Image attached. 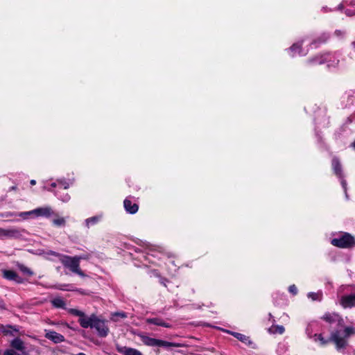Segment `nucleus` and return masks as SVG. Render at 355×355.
Here are the masks:
<instances>
[{"mask_svg":"<svg viewBox=\"0 0 355 355\" xmlns=\"http://www.w3.org/2000/svg\"><path fill=\"white\" fill-rule=\"evenodd\" d=\"M320 293H309L308 297L311 298L313 300H320L321 299Z\"/></svg>","mask_w":355,"mask_h":355,"instance_id":"nucleus-30","label":"nucleus"},{"mask_svg":"<svg viewBox=\"0 0 355 355\" xmlns=\"http://www.w3.org/2000/svg\"><path fill=\"white\" fill-rule=\"evenodd\" d=\"M123 205L125 211L130 214H135L138 211V205L132 202L129 198L125 199Z\"/></svg>","mask_w":355,"mask_h":355,"instance_id":"nucleus-12","label":"nucleus"},{"mask_svg":"<svg viewBox=\"0 0 355 355\" xmlns=\"http://www.w3.org/2000/svg\"><path fill=\"white\" fill-rule=\"evenodd\" d=\"M288 291L290 293H293V295H295L297 292V287L295 285H291L288 288Z\"/></svg>","mask_w":355,"mask_h":355,"instance_id":"nucleus-34","label":"nucleus"},{"mask_svg":"<svg viewBox=\"0 0 355 355\" xmlns=\"http://www.w3.org/2000/svg\"><path fill=\"white\" fill-rule=\"evenodd\" d=\"M301 45L302 44L300 42L295 43L289 49V54L291 56H295L296 55H306V53L302 52L301 50Z\"/></svg>","mask_w":355,"mask_h":355,"instance_id":"nucleus-17","label":"nucleus"},{"mask_svg":"<svg viewBox=\"0 0 355 355\" xmlns=\"http://www.w3.org/2000/svg\"><path fill=\"white\" fill-rule=\"evenodd\" d=\"M15 215L19 216V217L22 218L24 220L28 219V218H35L33 209L31 211H28L20 212L17 214H9V216H15Z\"/></svg>","mask_w":355,"mask_h":355,"instance_id":"nucleus-23","label":"nucleus"},{"mask_svg":"<svg viewBox=\"0 0 355 355\" xmlns=\"http://www.w3.org/2000/svg\"><path fill=\"white\" fill-rule=\"evenodd\" d=\"M60 199L62 201V202H68L70 199V196L68 193H65L62 196H60Z\"/></svg>","mask_w":355,"mask_h":355,"instance_id":"nucleus-33","label":"nucleus"},{"mask_svg":"<svg viewBox=\"0 0 355 355\" xmlns=\"http://www.w3.org/2000/svg\"><path fill=\"white\" fill-rule=\"evenodd\" d=\"M146 322L166 328L171 327V325L169 323L164 322L162 318H148L146 320Z\"/></svg>","mask_w":355,"mask_h":355,"instance_id":"nucleus-15","label":"nucleus"},{"mask_svg":"<svg viewBox=\"0 0 355 355\" xmlns=\"http://www.w3.org/2000/svg\"><path fill=\"white\" fill-rule=\"evenodd\" d=\"M55 186H56V184H55V183H52V184H51V187H55Z\"/></svg>","mask_w":355,"mask_h":355,"instance_id":"nucleus-42","label":"nucleus"},{"mask_svg":"<svg viewBox=\"0 0 355 355\" xmlns=\"http://www.w3.org/2000/svg\"><path fill=\"white\" fill-rule=\"evenodd\" d=\"M68 312L70 313L72 315L78 316L79 318H80L85 314L84 312H83V311H81L80 310H78L76 309H70L68 310Z\"/></svg>","mask_w":355,"mask_h":355,"instance_id":"nucleus-29","label":"nucleus"},{"mask_svg":"<svg viewBox=\"0 0 355 355\" xmlns=\"http://www.w3.org/2000/svg\"><path fill=\"white\" fill-rule=\"evenodd\" d=\"M75 257L78 259V262L80 263V260H82V259H88L89 255L88 254H82L80 256H75Z\"/></svg>","mask_w":355,"mask_h":355,"instance_id":"nucleus-35","label":"nucleus"},{"mask_svg":"<svg viewBox=\"0 0 355 355\" xmlns=\"http://www.w3.org/2000/svg\"><path fill=\"white\" fill-rule=\"evenodd\" d=\"M345 8V13L348 16H352L355 15V0L350 2Z\"/></svg>","mask_w":355,"mask_h":355,"instance_id":"nucleus-25","label":"nucleus"},{"mask_svg":"<svg viewBox=\"0 0 355 355\" xmlns=\"http://www.w3.org/2000/svg\"><path fill=\"white\" fill-rule=\"evenodd\" d=\"M8 332L12 333V331H6V333H8Z\"/></svg>","mask_w":355,"mask_h":355,"instance_id":"nucleus-44","label":"nucleus"},{"mask_svg":"<svg viewBox=\"0 0 355 355\" xmlns=\"http://www.w3.org/2000/svg\"><path fill=\"white\" fill-rule=\"evenodd\" d=\"M335 33L337 35H340L341 34V32L340 31H336L335 32Z\"/></svg>","mask_w":355,"mask_h":355,"instance_id":"nucleus-41","label":"nucleus"},{"mask_svg":"<svg viewBox=\"0 0 355 355\" xmlns=\"http://www.w3.org/2000/svg\"><path fill=\"white\" fill-rule=\"evenodd\" d=\"M338 8H339V9H343V8H344V5H343V3H341V4L338 6Z\"/></svg>","mask_w":355,"mask_h":355,"instance_id":"nucleus-40","label":"nucleus"},{"mask_svg":"<svg viewBox=\"0 0 355 355\" xmlns=\"http://www.w3.org/2000/svg\"><path fill=\"white\" fill-rule=\"evenodd\" d=\"M116 316H120L123 318L126 317V315L125 314V313H115L114 314H113V318Z\"/></svg>","mask_w":355,"mask_h":355,"instance_id":"nucleus-37","label":"nucleus"},{"mask_svg":"<svg viewBox=\"0 0 355 355\" xmlns=\"http://www.w3.org/2000/svg\"><path fill=\"white\" fill-rule=\"evenodd\" d=\"M332 168L334 173L341 180L343 179V173L341 169V165L339 160L337 158L332 159Z\"/></svg>","mask_w":355,"mask_h":355,"instance_id":"nucleus-18","label":"nucleus"},{"mask_svg":"<svg viewBox=\"0 0 355 355\" xmlns=\"http://www.w3.org/2000/svg\"><path fill=\"white\" fill-rule=\"evenodd\" d=\"M331 243L340 248H351L355 246V239L349 233L340 232L331 240Z\"/></svg>","mask_w":355,"mask_h":355,"instance_id":"nucleus-2","label":"nucleus"},{"mask_svg":"<svg viewBox=\"0 0 355 355\" xmlns=\"http://www.w3.org/2000/svg\"><path fill=\"white\" fill-rule=\"evenodd\" d=\"M58 182L64 188V189H68L69 185L71 184V182H67L65 181H59Z\"/></svg>","mask_w":355,"mask_h":355,"instance_id":"nucleus-32","label":"nucleus"},{"mask_svg":"<svg viewBox=\"0 0 355 355\" xmlns=\"http://www.w3.org/2000/svg\"><path fill=\"white\" fill-rule=\"evenodd\" d=\"M141 341L148 346L155 347L158 346L159 339L150 338L146 336H141Z\"/></svg>","mask_w":355,"mask_h":355,"instance_id":"nucleus-20","label":"nucleus"},{"mask_svg":"<svg viewBox=\"0 0 355 355\" xmlns=\"http://www.w3.org/2000/svg\"><path fill=\"white\" fill-rule=\"evenodd\" d=\"M18 268L24 274L26 275H28L29 276H31L33 275V272L31 270V269H29L28 268H27L26 266H24V265H21V264H19L18 265Z\"/></svg>","mask_w":355,"mask_h":355,"instance_id":"nucleus-28","label":"nucleus"},{"mask_svg":"<svg viewBox=\"0 0 355 355\" xmlns=\"http://www.w3.org/2000/svg\"><path fill=\"white\" fill-rule=\"evenodd\" d=\"M60 261L63 266L73 273L78 275L80 277H85V275L80 268V263L78 259L75 257H70L63 254H58Z\"/></svg>","mask_w":355,"mask_h":355,"instance_id":"nucleus-4","label":"nucleus"},{"mask_svg":"<svg viewBox=\"0 0 355 355\" xmlns=\"http://www.w3.org/2000/svg\"><path fill=\"white\" fill-rule=\"evenodd\" d=\"M51 303L53 305V306L56 308H62V309H66V303L64 300L61 297H55L53 300H51Z\"/></svg>","mask_w":355,"mask_h":355,"instance_id":"nucleus-24","label":"nucleus"},{"mask_svg":"<svg viewBox=\"0 0 355 355\" xmlns=\"http://www.w3.org/2000/svg\"><path fill=\"white\" fill-rule=\"evenodd\" d=\"M96 317V315L94 314H92L90 316H87L84 314L83 316L78 319V322L83 328H92Z\"/></svg>","mask_w":355,"mask_h":355,"instance_id":"nucleus-10","label":"nucleus"},{"mask_svg":"<svg viewBox=\"0 0 355 355\" xmlns=\"http://www.w3.org/2000/svg\"><path fill=\"white\" fill-rule=\"evenodd\" d=\"M3 355H21V354L13 349H8L4 352Z\"/></svg>","mask_w":355,"mask_h":355,"instance_id":"nucleus-31","label":"nucleus"},{"mask_svg":"<svg viewBox=\"0 0 355 355\" xmlns=\"http://www.w3.org/2000/svg\"><path fill=\"white\" fill-rule=\"evenodd\" d=\"M226 332L232 335L234 337H235L239 340H240L241 342L243 343L245 345H250L252 343L250 338L244 334L231 331H226Z\"/></svg>","mask_w":355,"mask_h":355,"instance_id":"nucleus-14","label":"nucleus"},{"mask_svg":"<svg viewBox=\"0 0 355 355\" xmlns=\"http://www.w3.org/2000/svg\"><path fill=\"white\" fill-rule=\"evenodd\" d=\"M21 236L20 232L17 228L3 229L0 227V238H19Z\"/></svg>","mask_w":355,"mask_h":355,"instance_id":"nucleus-8","label":"nucleus"},{"mask_svg":"<svg viewBox=\"0 0 355 355\" xmlns=\"http://www.w3.org/2000/svg\"><path fill=\"white\" fill-rule=\"evenodd\" d=\"M352 146L355 148V141L352 144Z\"/></svg>","mask_w":355,"mask_h":355,"instance_id":"nucleus-43","label":"nucleus"},{"mask_svg":"<svg viewBox=\"0 0 355 355\" xmlns=\"http://www.w3.org/2000/svg\"><path fill=\"white\" fill-rule=\"evenodd\" d=\"M321 318L329 324H337L338 327H343L344 325L343 319L336 313H326Z\"/></svg>","mask_w":355,"mask_h":355,"instance_id":"nucleus-5","label":"nucleus"},{"mask_svg":"<svg viewBox=\"0 0 355 355\" xmlns=\"http://www.w3.org/2000/svg\"><path fill=\"white\" fill-rule=\"evenodd\" d=\"M10 346L13 349H16L21 353H24L25 345L24 342L19 338H15L10 343Z\"/></svg>","mask_w":355,"mask_h":355,"instance_id":"nucleus-16","label":"nucleus"},{"mask_svg":"<svg viewBox=\"0 0 355 355\" xmlns=\"http://www.w3.org/2000/svg\"><path fill=\"white\" fill-rule=\"evenodd\" d=\"M3 276L5 279L15 281L17 283L22 282V279L20 277H19V275L15 272L12 270H3Z\"/></svg>","mask_w":355,"mask_h":355,"instance_id":"nucleus-11","label":"nucleus"},{"mask_svg":"<svg viewBox=\"0 0 355 355\" xmlns=\"http://www.w3.org/2000/svg\"><path fill=\"white\" fill-rule=\"evenodd\" d=\"M44 336L55 343H60L64 340V338L62 335L51 330H45Z\"/></svg>","mask_w":355,"mask_h":355,"instance_id":"nucleus-9","label":"nucleus"},{"mask_svg":"<svg viewBox=\"0 0 355 355\" xmlns=\"http://www.w3.org/2000/svg\"><path fill=\"white\" fill-rule=\"evenodd\" d=\"M331 56L330 54H326L324 55H322L320 59L315 58L313 60V62L318 63V64H322L324 62L328 63V66H333V64L329 63L331 62Z\"/></svg>","mask_w":355,"mask_h":355,"instance_id":"nucleus-21","label":"nucleus"},{"mask_svg":"<svg viewBox=\"0 0 355 355\" xmlns=\"http://www.w3.org/2000/svg\"><path fill=\"white\" fill-rule=\"evenodd\" d=\"M102 218L101 215L92 216L85 220V224L87 227L98 223Z\"/></svg>","mask_w":355,"mask_h":355,"instance_id":"nucleus-22","label":"nucleus"},{"mask_svg":"<svg viewBox=\"0 0 355 355\" xmlns=\"http://www.w3.org/2000/svg\"><path fill=\"white\" fill-rule=\"evenodd\" d=\"M341 184H342V187L345 192V196H347V193H346V189H347V182L345 180H344L343 179L341 180Z\"/></svg>","mask_w":355,"mask_h":355,"instance_id":"nucleus-36","label":"nucleus"},{"mask_svg":"<svg viewBox=\"0 0 355 355\" xmlns=\"http://www.w3.org/2000/svg\"><path fill=\"white\" fill-rule=\"evenodd\" d=\"M306 333H307V334H308L309 337H310V338H311V332L309 331V327H308V328L306 329Z\"/></svg>","mask_w":355,"mask_h":355,"instance_id":"nucleus-38","label":"nucleus"},{"mask_svg":"<svg viewBox=\"0 0 355 355\" xmlns=\"http://www.w3.org/2000/svg\"><path fill=\"white\" fill-rule=\"evenodd\" d=\"M350 288L349 286H341L338 290L339 303L345 309L355 306V294H347Z\"/></svg>","mask_w":355,"mask_h":355,"instance_id":"nucleus-3","label":"nucleus"},{"mask_svg":"<svg viewBox=\"0 0 355 355\" xmlns=\"http://www.w3.org/2000/svg\"><path fill=\"white\" fill-rule=\"evenodd\" d=\"M117 351L123 355H143L139 350L127 347H118Z\"/></svg>","mask_w":355,"mask_h":355,"instance_id":"nucleus-13","label":"nucleus"},{"mask_svg":"<svg viewBox=\"0 0 355 355\" xmlns=\"http://www.w3.org/2000/svg\"><path fill=\"white\" fill-rule=\"evenodd\" d=\"M54 218L52 219V223L54 226L62 227H64L66 225V219L64 217L58 216L57 214L54 212Z\"/></svg>","mask_w":355,"mask_h":355,"instance_id":"nucleus-19","label":"nucleus"},{"mask_svg":"<svg viewBox=\"0 0 355 355\" xmlns=\"http://www.w3.org/2000/svg\"><path fill=\"white\" fill-rule=\"evenodd\" d=\"M34 218L45 217L50 218L54 215V211L49 206L40 207L33 209Z\"/></svg>","mask_w":355,"mask_h":355,"instance_id":"nucleus-7","label":"nucleus"},{"mask_svg":"<svg viewBox=\"0 0 355 355\" xmlns=\"http://www.w3.org/2000/svg\"><path fill=\"white\" fill-rule=\"evenodd\" d=\"M355 335V328L352 326L338 327L333 330L329 338L325 339L322 334H314V341H319L321 345H325L329 343L335 345L338 351L345 349L349 345V339Z\"/></svg>","mask_w":355,"mask_h":355,"instance_id":"nucleus-1","label":"nucleus"},{"mask_svg":"<svg viewBox=\"0 0 355 355\" xmlns=\"http://www.w3.org/2000/svg\"><path fill=\"white\" fill-rule=\"evenodd\" d=\"M36 184V181L35 180H31V184L35 185Z\"/></svg>","mask_w":355,"mask_h":355,"instance_id":"nucleus-39","label":"nucleus"},{"mask_svg":"<svg viewBox=\"0 0 355 355\" xmlns=\"http://www.w3.org/2000/svg\"><path fill=\"white\" fill-rule=\"evenodd\" d=\"M285 331V329L282 325H272L269 331L271 334H282Z\"/></svg>","mask_w":355,"mask_h":355,"instance_id":"nucleus-27","label":"nucleus"},{"mask_svg":"<svg viewBox=\"0 0 355 355\" xmlns=\"http://www.w3.org/2000/svg\"><path fill=\"white\" fill-rule=\"evenodd\" d=\"M92 329H95L98 335L105 337L107 335L108 327L106 326L103 320H100L97 316L96 317Z\"/></svg>","mask_w":355,"mask_h":355,"instance_id":"nucleus-6","label":"nucleus"},{"mask_svg":"<svg viewBox=\"0 0 355 355\" xmlns=\"http://www.w3.org/2000/svg\"><path fill=\"white\" fill-rule=\"evenodd\" d=\"M158 347H181V345L179 344V343H171V342H167V341L162 340H159V341H158Z\"/></svg>","mask_w":355,"mask_h":355,"instance_id":"nucleus-26","label":"nucleus"}]
</instances>
